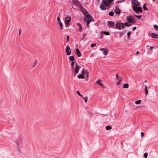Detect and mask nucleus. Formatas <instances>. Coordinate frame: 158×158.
Instances as JSON below:
<instances>
[{
    "mask_svg": "<svg viewBox=\"0 0 158 158\" xmlns=\"http://www.w3.org/2000/svg\"><path fill=\"white\" fill-rule=\"evenodd\" d=\"M84 21L87 22V26L88 27H89V24L92 21H94V19L92 17V16L89 14L85 16V18L84 19Z\"/></svg>",
    "mask_w": 158,
    "mask_h": 158,
    "instance_id": "1",
    "label": "nucleus"
},
{
    "mask_svg": "<svg viewBox=\"0 0 158 158\" xmlns=\"http://www.w3.org/2000/svg\"><path fill=\"white\" fill-rule=\"evenodd\" d=\"M81 68V67L80 66L77 64V63H76L75 67L74 66V67H72L73 70L74 71V77H75V74H77L78 73L79 70Z\"/></svg>",
    "mask_w": 158,
    "mask_h": 158,
    "instance_id": "2",
    "label": "nucleus"
},
{
    "mask_svg": "<svg viewBox=\"0 0 158 158\" xmlns=\"http://www.w3.org/2000/svg\"><path fill=\"white\" fill-rule=\"evenodd\" d=\"M132 8L133 10L137 13L143 12L142 8L139 6H133Z\"/></svg>",
    "mask_w": 158,
    "mask_h": 158,
    "instance_id": "3",
    "label": "nucleus"
},
{
    "mask_svg": "<svg viewBox=\"0 0 158 158\" xmlns=\"http://www.w3.org/2000/svg\"><path fill=\"white\" fill-rule=\"evenodd\" d=\"M126 19L127 21L129 23H134L135 21V18L131 15H130L129 16H127Z\"/></svg>",
    "mask_w": 158,
    "mask_h": 158,
    "instance_id": "4",
    "label": "nucleus"
},
{
    "mask_svg": "<svg viewBox=\"0 0 158 158\" xmlns=\"http://www.w3.org/2000/svg\"><path fill=\"white\" fill-rule=\"evenodd\" d=\"M107 25L109 28H114L115 26L114 22L112 21H108Z\"/></svg>",
    "mask_w": 158,
    "mask_h": 158,
    "instance_id": "5",
    "label": "nucleus"
},
{
    "mask_svg": "<svg viewBox=\"0 0 158 158\" xmlns=\"http://www.w3.org/2000/svg\"><path fill=\"white\" fill-rule=\"evenodd\" d=\"M132 3L134 6H139L140 4L137 0H131Z\"/></svg>",
    "mask_w": 158,
    "mask_h": 158,
    "instance_id": "6",
    "label": "nucleus"
},
{
    "mask_svg": "<svg viewBox=\"0 0 158 158\" xmlns=\"http://www.w3.org/2000/svg\"><path fill=\"white\" fill-rule=\"evenodd\" d=\"M71 18L69 16L66 17L64 20V22L65 25H68L70 21L71 20Z\"/></svg>",
    "mask_w": 158,
    "mask_h": 158,
    "instance_id": "7",
    "label": "nucleus"
},
{
    "mask_svg": "<svg viewBox=\"0 0 158 158\" xmlns=\"http://www.w3.org/2000/svg\"><path fill=\"white\" fill-rule=\"evenodd\" d=\"M66 52L68 56H69L71 54V51L70 47L69 45H67L65 49Z\"/></svg>",
    "mask_w": 158,
    "mask_h": 158,
    "instance_id": "8",
    "label": "nucleus"
},
{
    "mask_svg": "<svg viewBox=\"0 0 158 158\" xmlns=\"http://www.w3.org/2000/svg\"><path fill=\"white\" fill-rule=\"evenodd\" d=\"M115 28L119 30L122 29L121 23L120 22H118L115 25Z\"/></svg>",
    "mask_w": 158,
    "mask_h": 158,
    "instance_id": "9",
    "label": "nucleus"
},
{
    "mask_svg": "<svg viewBox=\"0 0 158 158\" xmlns=\"http://www.w3.org/2000/svg\"><path fill=\"white\" fill-rule=\"evenodd\" d=\"M121 11L119 9V7L117 6V5H116L114 10L115 13L118 15H119L120 14Z\"/></svg>",
    "mask_w": 158,
    "mask_h": 158,
    "instance_id": "10",
    "label": "nucleus"
},
{
    "mask_svg": "<svg viewBox=\"0 0 158 158\" xmlns=\"http://www.w3.org/2000/svg\"><path fill=\"white\" fill-rule=\"evenodd\" d=\"M101 50L102 51L103 54L106 56L109 52V51L107 49L102 48L101 49Z\"/></svg>",
    "mask_w": 158,
    "mask_h": 158,
    "instance_id": "11",
    "label": "nucleus"
},
{
    "mask_svg": "<svg viewBox=\"0 0 158 158\" xmlns=\"http://www.w3.org/2000/svg\"><path fill=\"white\" fill-rule=\"evenodd\" d=\"M106 1H105L104 0H102V4L104 5L105 6L107 7H110V4L107 3Z\"/></svg>",
    "mask_w": 158,
    "mask_h": 158,
    "instance_id": "12",
    "label": "nucleus"
},
{
    "mask_svg": "<svg viewBox=\"0 0 158 158\" xmlns=\"http://www.w3.org/2000/svg\"><path fill=\"white\" fill-rule=\"evenodd\" d=\"M101 80L98 79L96 81V83H98L99 85H101L104 89H105L106 88V87L104 86L103 84L101 82Z\"/></svg>",
    "mask_w": 158,
    "mask_h": 158,
    "instance_id": "13",
    "label": "nucleus"
},
{
    "mask_svg": "<svg viewBox=\"0 0 158 158\" xmlns=\"http://www.w3.org/2000/svg\"><path fill=\"white\" fill-rule=\"evenodd\" d=\"M81 11H82L83 12V13H84V16L85 17L86 16V15H88V14H89L88 12L87 11V10H86L83 8V9H82L81 10Z\"/></svg>",
    "mask_w": 158,
    "mask_h": 158,
    "instance_id": "14",
    "label": "nucleus"
},
{
    "mask_svg": "<svg viewBox=\"0 0 158 158\" xmlns=\"http://www.w3.org/2000/svg\"><path fill=\"white\" fill-rule=\"evenodd\" d=\"M76 54L78 57H80L81 56V53L78 48H77L76 49Z\"/></svg>",
    "mask_w": 158,
    "mask_h": 158,
    "instance_id": "15",
    "label": "nucleus"
},
{
    "mask_svg": "<svg viewBox=\"0 0 158 158\" xmlns=\"http://www.w3.org/2000/svg\"><path fill=\"white\" fill-rule=\"evenodd\" d=\"M151 36L152 38H155L156 39L158 38V35L157 34L152 33L151 34Z\"/></svg>",
    "mask_w": 158,
    "mask_h": 158,
    "instance_id": "16",
    "label": "nucleus"
},
{
    "mask_svg": "<svg viewBox=\"0 0 158 158\" xmlns=\"http://www.w3.org/2000/svg\"><path fill=\"white\" fill-rule=\"evenodd\" d=\"M100 8L101 10H106V8L102 5V3L100 5Z\"/></svg>",
    "mask_w": 158,
    "mask_h": 158,
    "instance_id": "17",
    "label": "nucleus"
},
{
    "mask_svg": "<svg viewBox=\"0 0 158 158\" xmlns=\"http://www.w3.org/2000/svg\"><path fill=\"white\" fill-rule=\"evenodd\" d=\"M77 77L79 79H84L85 78V76L83 74H79L77 76Z\"/></svg>",
    "mask_w": 158,
    "mask_h": 158,
    "instance_id": "18",
    "label": "nucleus"
},
{
    "mask_svg": "<svg viewBox=\"0 0 158 158\" xmlns=\"http://www.w3.org/2000/svg\"><path fill=\"white\" fill-rule=\"evenodd\" d=\"M144 91L145 92L146 95H147L148 94V86L146 85H145Z\"/></svg>",
    "mask_w": 158,
    "mask_h": 158,
    "instance_id": "19",
    "label": "nucleus"
},
{
    "mask_svg": "<svg viewBox=\"0 0 158 158\" xmlns=\"http://www.w3.org/2000/svg\"><path fill=\"white\" fill-rule=\"evenodd\" d=\"M77 25L79 27V31L80 32L82 31V27L81 24L79 23H77Z\"/></svg>",
    "mask_w": 158,
    "mask_h": 158,
    "instance_id": "20",
    "label": "nucleus"
},
{
    "mask_svg": "<svg viewBox=\"0 0 158 158\" xmlns=\"http://www.w3.org/2000/svg\"><path fill=\"white\" fill-rule=\"evenodd\" d=\"M69 60L71 61H73L74 60H75L74 56H69Z\"/></svg>",
    "mask_w": 158,
    "mask_h": 158,
    "instance_id": "21",
    "label": "nucleus"
},
{
    "mask_svg": "<svg viewBox=\"0 0 158 158\" xmlns=\"http://www.w3.org/2000/svg\"><path fill=\"white\" fill-rule=\"evenodd\" d=\"M129 84L127 83H126L124 84L123 85V88H128L129 87Z\"/></svg>",
    "mask_w": 158,
    "mask_h": 158,
    "instance_id": "22",
    "label": "nucleus"
},
{
    "mask_svg": "<svg viewBox=\"0 0 158 158\" xmlns=\"http://www.w3.org/2000/svg\"><path fill=\"white\" fill-rule=\"evenodd\" d=\"M59 23L60 29L61 30L63 29V25L62 23L61 22H59Z\"/></svg>",
    "mask_w": 158,
    "mask_h": 158,
    "instance_id": "23",
    "label": "nucleus"
},
{
    "mask_svg": "<svg viewBox=\"0 0 158 158\" xmlns=\"http://www.w3.org/2000/svg\"><path fill=\"white\" fill-rule=\"evenodd\" d=\"M106 129L107 130H109L111 129L112 127L110 126H107L105 127Z\"/></svg>",
    "mask_w": 158,
    "mask_h": 158,
    "instance_id": "24",
    "label": "nucleus"
},
{
    "mask_svg": "<svg viewBox=\"0 0 158 158\" xmlns=\"http://www.w3.org/2000/svg\"><path fill=\"white\" fill-rule=\"evenodd\" d=\"M147 3H145L144 4L143 6V9L144 10H148V8H147L146 6V5H147Z\"/></svg>",
    "mask_w": 158,
    "mask_h": 158,
    "instance_id": "25",
    "label": "nucleus"
},
{
    "mask_svg": "<svg viewBox=\"0 0 158 158\" xmlns=\"http://www.w3.org/2000/svg\"><path fill=\"white\" fill-rule=\"evenodd\" d=\"M125 32H126L125 30H123L122 32H118V33H119V35L120 36H122L123 34V33Z\"/></svg>",
    "mask_w": 158,
    "mask_h": 158,
    "instance_id": "26",
    "label": "nucleus"
},
{
    "mask_svg": "<svg viewBox=\"0 0 158 158\" xmlns=\"http://www.w3.org/2000/svg\"><path fill=\"white\" fill-rule=\"evenodd\" d=\"M103 33L104 34L107 35H110V33L108 31H103Z\"/></svg>",
    "mask_w": 158,
    "mask_h": 158,
    "instance_id": "27",
    "label": "nucleus"
},
{
    "mask_svg": "<svg viewBox=\"0 0 158 158\" xmlns=\"http://www.w3.org/2000/svg\"><path fill=\"white\" fill-rule=\"evenodd\" d=\"M108 14L110 16H114V12L113 11H112L110 12Z\"/></svg>",
    "mask_w": 158,
    "mask_h": 158,
    "instance_id": "28",
    "label": "nucleus"
},
{
    "mask_svg": "<svg viewBox=\"0 0 158 158\" xmlns=\"http://www.w3.org/2000/svg\"><path fill=\"white\" fill-rule=\"evenodd\" d=\"M17 149L19 151V152H20V147L19 146V144L18 143H17Z\"/></svg>",
    "mask_w": 158,
    "mask_h": 158,
    "instance_id": "29",
    "label": "nucleus"
},
{
    "mask_svg": "<svg viewBox=\"0 0 158 158\" xmlns=\"http://www.w3.org/2000/svg\"><path fill=\"white\" fill-rule=\"evenodd\" d=\"M141 102V100H139L135 101V103L136 104H139Z\"/></svg>",
    "mask_w": 158,
    "mask_h": 158,
    "instance_id": "30",
    "label": "nucleus"
},
{
    "mask_svg": "<svg viewBox=\"0 0 158 158\" xmlns=\"http://www.w3.org/2000/svg\"><path fill=\"white\" fill-rule=\"evenodd\" d=\"M154 28L155 30L158 31V26H157L156 25H154Z\"/></svg>",
    "mask_w": 158,
    "mask_h": 158,
    "instance_id": "31",
    "label": "nucleus"
},
{
    "mask_svg": "<svg viewBox=\"0 0 158 158\" xmlns=\"http://www.w3.org/2000/svg\"><path fill=\"white\" fill-rule=\"evenodd\" d=\"M131 31H129L127 33V37L128 38H129L130 37V35L131 34Z\"/></svg>",
    "mask_w": 158,
    "mask_h": 158,
    "instance_id": "32",
    "label": "nucleus"
},
{
    "mask_svg": "<svg viewBox=\"0 0 158 158\" xmlns=\"http://www.w3.org/2000/svg\"><path fill=\"white\" fill-rule=\"evenodd\" d=\"M72 63H71V67H74V63H75V64H76V63L75 61H72Z\"/></svg>",
    "mask_w": 158,
    "mask_h": 158,
    "instance_id": "33",
    "label": "nucleus"
},
{
    "mask_svg": "<svg viewBox=\"0 0 158 158\" xmlns=\"http://www.w3.org/2000/svg\"><path fill=\"white\" fill-rule=\"evenodd\" d=\"M121 25L122 29V28L123 29H124L125 28V26L124 25V23H121Z\"/></svg>",
    "mask_w": 158,
    "mask_h": 158,
    "instance_id": "34",
    "label": "nucleus"
},
{
    "mask_svg": "<svg viewBox=\"0 0 158 158\" xmlns=\"http://www.w3.org/2000/svg\"><path fill=\"white\" fill-rule=\"evenodd\" d=\"M78 2L77 0H73V4H77Z\"/></svg>",
    "mask_w": 158,
    "mask_h": 158,
    "instance_id": "35",
    "label": "nucleus"
},
{
    "mask_svg": "<svg viewBox=\"0 0 158 158\" xmlns=\"http://www.w3.org/2000/svg\"><path fill=\"white\" fill-rule=\"evenodd\" d=\"M83 98V99L84 100V101H85V102L86 103L87 102V101H88V98L86 97H84V98Z\"/></svg>",
    "mask_w": 158,
    "mask_h": 158,
    "instance_id": "36",
    "label": "nucleus"
},
{
    "mask_svg": "<svg viewBox=\"0 0 158 158\" xmlns=\"http://www.w3.org/2000/svg\"><path fill=\"white\" fill-rule=\"evenodd\" d=\"M86 73V72L85 71V69H83L82 70V74H83V75H84Z\"/></svg>",
    "mask_w": 158,
    "mask_h": 158,
    "instance_id": "37",
    "label": "nucleus"
},
{
    "mask_svg": "<svg viewBox=\"0 0 158 158\" xmlns=\"http://www.w3.org/2000/svg\"><path fill=\"white\" fill-rule=\"evenodd\" d=\"M129 24L128 22H126L124 23V25L126 27H129Z\"/></svg>",
    "mask_w": 158,
    "mask_h": 158,
    "instance_id": "38",
    "label": "nucleus"
},
{
    "mask_svg": "<svg viewBox=\"0 0 158 158\" xmlns=\"http://www.w3.org/2000/svg\"><path fill=\"white\" fill-rule=\"evenodd\" d=\"M96 46V44L94 43V44H91V45H90V47L92 48H93V47Z\"/></svg>",
    "mask_w": 158,
    "mask_h": 158,
    "instance_id": "39",
    "label": "nucleus"
},
{
    "mask_svg": "<svg viewBox=\"0 0 158 158\" xmlns=\"http://www.w3.org/2000/svg\"><path fill=\"white\" fill-rule=\"evenodd\" d=\"M77 93L78 94V95H79L80 96H81L83 97V96L80 93V92L78 91H77Z\"/></svg>",
    "mask_w": 158,
    "mask_h": 158,
    "instance_id": "40",
    "label": "nucleus"
},
{
    "mask_svg": "<svg viewBox=\"0 0 158 158\" xmlns=\"http://www.w3.org/2000/svg\"><path fill=\"white\" fill-rule=\"evenodd\" d=\"M86 35V34H84L83 35V38L82 39V40H84V41H85L86 40V39L85 38V36Z\"/></svg>",
    "mask_w": 158,
    "mask_h": 158,
    "instance_id": "41",
    "label": "nucleus"
},
{
    "mask_svg": "<svg viewBox=\"0 0 158 158\" xmlns=\"http://www.w3.org/2000/svg\"><path fill=\"white\" fill-rule=\"evenodd\" d=\"M143 155H144V158H147V157L148 156V154L147 153H144Z\"/></svg>",
    "mask_w": 158,
    "mask_h": 158,
    "instance_id": "42",
    "label": "nucleus"
},
{
    "mask_svg": "<svg viewBox=\"0 0 158 158\" xmlns=\"http://www.w3.org/2000/svg\"><path fill=\"white\" fill-rule=\"evenodd\" d=\"M106 1L109 3H110L112 2L114 0H106Z\"/></svg>",
    "mask_w": 158,
    "mask_h": 158,
    "instance_id": "43",
    "label": "nucleus"
},
{
    "mask_svg": "<svg viewBox=\"0 0 158 158\" xmlns=\"http://www.w3.org/2000/svg\"><path fill=\"white\" fill-rule=\"evenodd\" d=\"M116 79H118L119 78H121V77H119L118 76V74L117 73L116 74Z\"/></svg>",
    "mask_w": 158,
    "mask_h": 158,
    "instance_id": "44",
    "label": "nucleus"
},
{
    "mask_svg": "<svg viewBox=\"0 0 158 158\" xmlns=\"http://www.w3.org/2000/svg\"><path fill=\"white\" fill-rule=\"evenodd\" d=\"M69 36H67L66 39V42L67 43L69 41Z\"/></svg>",
    "mask_w": 158,
    "mask_h": 158,
    "instance_id": "45",
    "label": "nucleus"
},
{
    "mask_svg": "<svg viewBox=\"0 0 158 158\" xmlns=\"http://www.w3.org/2000/svg\"><path fill=\"white\" fill-rule=\"evenodd\" d=\"M125 1V0H119L118 1V3H119L123 2H124Z\"/></svg>",
    "mask_w": 158,
    "mask_h": 158,
    "instance_id": "46",
    "label": "nucleus"
},
{
    "mask_svg": "<svg viewBox=\"0 0 158 158\" xmlns=\"http://www.w3.org/2000/svg\"><path fill=\"white\" fill-rule=\"evenodd\" d=\"M135 16L137 17L139 19H140L141 18V16L140 15H135Z\"/></svg>",
    "mask_w": 158,
    "mask_h": 158,
    "instance_id": "47",
    "label": "nucleus"
},
{
    "mask_svg": "<svg viewBox=\"0 0 158 158\" xmlns=\"http://www.w3.org/2000/svg\"><path fill=\"white\" fill-rule=\"evenodd\" d=\"M85 74L86 75V77H87V78H88V77H89V74H88V71L86 72V73Z\"/></svg>",
    "mask_w": 158,
    "mask_h": 158,
    "instance_id": "48",
    "label": "nucleus"
},
{
    "mask_svg": "<svg viewBox=\"0 0 158 158\" xmlns=\"http://www.w3.org/2000/svg\"><path fill=\"white\" fill-rule=\"evenodd\" d=\"M37 63V60H35V62L33 65V67H34L35 65Z\"/></svg>",
    "mask_w": 158,
    "mask_h": 158,
    "instance_id": "49",
    "label": "nucleus"
},
{
    "mask_svg": "<svg viewBox=\"0 0 158 158\" xmlns=\"http://www.w3.org/2000/svg\"><path fill=\"white\" fill-rule=\"evenodd\" d=\"M57 21L59 22H60V18L59 17H58L57 18Z\"/></svg>",
    "mask_w": 158,
    "mask_h": 158,
    "instance_id": "50",
    "label": "nucleus"
},
{
    "mask_svg": "<svg viewBox=\"0 0 158 158\" xmlns=\"http://www.w3.org/2000/svg\"><path fill=\"white\" fill-rule=\"evenodd\" d=\"M154 47H151L150 48V50L151 51H152L153 50V49L154 48Z\"/></svg>",
    "mask_w": 158,
    "mask_h": 158,
    "instance_id": "51",
    "label": "nucleus"
},
{
    "mask_svg": "<svg viewBox=\"0 0 158 158\" xmlns=\"http://www.w3.org/2000/svg\"><path fill=\"white\" fill-rule=\"evenodd\" d=\"M141 137L143 136H144V133L143 132H141Z\"/></svg>",
    "mask_w": 158,
    "mask_h": 158,
    "instance_id": "52",
    "label": "nucleus"
},
{
    "mask_svg": "<svg viewBox=\"0 0 158 158\" xmlns=\"http://www.w3.org/2000/svg\"><path fill=\"white\" fill-rule=\"evenodd\" d=\"M136 27H133L132 30H133V31H135V30H136Z\"/></svg>",
    "mask_w": 158,
    "mask_h": 158,
    "instance_id": "53",
    "label": "nucleus"
},
{
    "mask_svg": "<svg viewBox=\"0 0 158 158\" xmlns=\"http://www.w3.org/2000/svg\"><path fill=\"white\" fill-rule=\"evenodd\" d=\"M21 29H19V35H20L21 34Z\"/></svg>",
    "mask_w": 158,
    "mask_h": 158,
    "instance_id": "54",
    "label": "nucleus"
},
{
    "mask_svg": "<svg viewBox=\"0 0 158 158\" xmlns=\"http://www.w3.org/2000/svg\"><path fill=\"white\" fill-rule=\"evenodd\" d=\"M122 81V79L121 78L120 80H119L118 82H119V83H120Z\"/></svg>",
    "mask_w": 158,
    "mask_h": 158,
    "instance_id": "55",
    "label": "nucleus"
},
{
    "mask_svg": "<svg viewBox=\"0 0 158 158\" xmlns=\"http://www.w3.org/2000/svg\"><path fill=\"white\" fill-rule=\"evenodd\" d=\"M151 33L150 32H149L148 34V35L149 36H151Z\"/></svg>",
    "mask_w": 158,
    "mask_h": 158,
    "instance_id": "56",
    "label": "nucleus"
},
{
    "mask_svg": "<svg viewBox=\"0 0 158 158\" xmlns=\"http://www.w3.org/2000/svg\"><path fill=\"white\" fill-rule=\"evenodd\" d=\"M139 53V52L138 51H137L136 52V54H138Z\"/></svg>",
    "mask_w": 158,
    "mask_h": 158,
    "instance_id": "57",
    "label": "nucleus"
},
{
    "mask_svg": "<svg viewBox=\"0 0 158 158\" xmlns=\"http://www.w3.org/2000/svg\"><path fill=\"white\" fill-rule=\"evenodd\" d=\"M85 81H88V78H87V77H86V78L85 79Z\"/></svg>",
    "mask_w": 158,
    "mask_h": 158,
    "instance_id": "58",
    "label": "nucleus"
},
{
    "mask_svg": "<svg viewBox=\"0 0 158 158\" xmlns=\"http://www.w3.org/2000/svg\"><path fill=\"white\" fill-rule=\"evenodd\" d=\"M120 83H119V82H118L117 83V85H118Z\"/></svg>",
    "mask_w": 158,
    "mask_h": 158,
    "instance_id": "59",
    "label": "nucleus"
},
{
    "mask_svg": "<svg viewBox=\"0 0 158 158\" xmlns=\"http://www.w3.org/2000/svg\"><path fill=\"white\" fill-rule=\"evenodd\" d=\"M129 27L131 26L132 25L131 24H129Z\"/></svg>",
    "mask_w": 158,
    "mask_h": 158,
    "instance_id": "60",
    "label": "nucleus"
},
{
    "mask_svg": "<svg viewBox=\"0 0 158 158\" xmlns=\"http://www.w3.org/2000/svg\"><path fill=\"white\" fill-rule=\"evenodd\" d=\"M98 0V2H99L100 0Z\"/></svg>",
    "mask_w": 158,
    "mask_h": 158,
    "instance_id": "61",
    "label": "nucleus"
},
{
    "mask_svg": "<svg viewBox=\"0 0 158 158\" xmlns=\"http://www.w3.org/2000/svg\"><path fill=\"white\" fill-rule=\"evenodd\" d=\"M158 2V1H157V2H156V3H157Z\"/></svg>",
    "mask_w": 158,
    "mask_h": 158,
    "instance_id": "62",
    "label": "nucleus"
},
{
    "mask_svg": "<svg viewBox=\"0 0 158 158\" xmlns=\"http://www.w3.org/2000/svg\"><path fill=\"white\" fill-rule=\"evenodd\" d=\"M147 82V81H145V82Z\"/></svg>",
    "mask_w": 158,
    "mask_h": 158,
    "instance_id": "63",
    "label": "nucleus"
}]
</instances>
